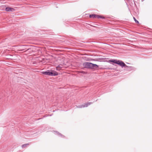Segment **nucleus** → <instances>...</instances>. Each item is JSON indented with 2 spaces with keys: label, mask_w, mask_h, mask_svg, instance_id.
I'll list each match as a JSON object with an SVG mask.
<instances>
[{
  "label": "nucleus",
  "mask_w": 152,
  "mask_h": 152,
  "mask_svg": "<svg viewBox=\"0 0 152 152\" xmlns=\"http://www.w3.org/2000/svg\"><path fill=\"white\" fill-rule=\"evenodd\" d=\"M109 61L118 64L121 66L122 67H128L124 62L118 60L116 59H112L110 60Z\"/></svg>",
  "instance_id": "1"
},
{
  "label": "nucleus",
  "mask_w": 152,
  "mask_h": 152,
  "mask_svg": "<svg viewBox=\"0 0 152 152\" xmlns=\"http://www.w3.org/2000/svg\"><path fill=\"white\" fill-rule=\"evenodd\" d=\"M42 73L44 75L49 76H56L58 75L57 72H56L53 71H50L49 70H47L45 72H42Z\"/></svg>",
  "instance_id": "2"
},
{
  "label": "nucleus",
  "mask_w": 152,
  "mask_h": 152,
  "mask_svg": "<svg viewBox=\"0 0 152 152\" xmlns=\"http://www.w3.org/2000/svg\"><path fill=\"white\" fill-rule=\"evenodd\" d=\"M92 63L89 62H85L83 64L85 67L87 68L92 69Z\"/></svg>",
  "instance_id": "3"
},
{
  "label": "nucleus",
  "mask_w": 152,
  "mask_h": 152,
  "mask_svg": "<svg viewBox=\"0 0 152 152\" xmlns=\"http://www.w3.org/2000/svg\"><path fill=\"white\" fill-rule=\"evenodd\" d=\"M89 17L90 18H102V17H101L100 16L98 15H95V14L90 15H89Z\"/></svg>",
  "instance_id": "4"
},
{
  "label": "nucleus",
  "mask_w": 152,
  "mask_h": 152,
  "mask_svg": "<svg viewBox=\"0 0 152 152\" xmlns=\"http://www.w3.org/2000/svg\"><path fill=\"white\" fill-rule=\"evenodd\" d=\"M5 10L7 11L12 12L14 10V9L11 7H7L5 8Z\"/></svg>",
  "instance_id": "5"
},
{
  "label": "nucleus",
  "mask_w": 152,
  "mask_h": 152,
  "mask_svg": "<svg viewBox=\"0 0 152 152\" xmlns=\"http://www.w3.org/2000/svg\"><path fill=\"white\" fill-rule=\"evenodd\" d=\"M92 103L91 102H88L86 103H85L84 105H82L81 107H87L88 105H90L91 104H92Z\"/></svg>",
  "instance_id": "6"
},
{
  "label": "nucleus",
  "mask_w": 152,
  "mask_h": 152,
  "mask_svg": "<svg viewBox=\"0 0 152 152\" xmlns=\"http://www.w3.org/2000/svg\"><path fill=\"white\" fill-rule=\"evenodd\" d=\"M63 67V65H59L58 66L56 67V69L57 70L59 71Z\"/></svg>",
  "instance_id": "7"
},
{
  "label": "nucleus",
  "mask_w": 152,
  "mask_h": 152,
  "mask_svg": "<svg viewBox=\"0 0 152 152\" xmlns=\"http://www.w3.org/2000/svg\"><path fill=\"white\" fill-rule=\"evenodd\" d=\"M98 67V66L96 64H93L92 65V69H94V68H97Z\"/></svg>",
  "instance_id": "8"
},
{
  "label": "nucleus",
  "mask_w": 152,
  "mask_h": 152,
  "mask_svg": "<svg viewBox=\"0 0 152 152\" xmlns=\"http://www.w3.org/2000/svg\"><path fill=\"white\" fill-rule=\"evenodd\" d=\"M29 145V144H28V143H27V144H23V145H22V148H26V147H27V145Z\"/></svg>",
  "instance_id": "9"
},
{
  "label": "nucleus",
  "mask_w": 152,
  "mask_h": 152,
  "mask_svg": "<svg viewBox=\"0 0 152 152\" xmlns=\"http://www.w3.org/2000/svg\"><path fill=\"white\" fill-rule=\"evenodd\" d=\"M133 19H134V21H135V22L136 23H139V22L138 21L136 20V18H135V17H133Z\"/></svg>",
  "instance_id": "10"
},
{
  "label": "nucleus",
  "mask_w": 152,
  "mask_h": 152,
  "mask_svg": "<svg viewBox=\"0 0 152 152\" xmlns=\"http://www.w3.org/2000/svg\"><path fill=\"white\" fill-rule=\"evenodd\" d=\"M42 118H39L38 119V120H39V119H42Z\"/></svg>",
  "instance_id": "11"
},
{
  "label": "nucleus",
  "mask_w": 152,
  "mask_h": 152,
  "mask_svg": "<svg viewBox=\"0 0 152 152\" xmlns=\"http://www.w3.org/2000/svg\"><path fill=\"white\" fill-rule=\"evenodd\" d=\"M144 0H142V1H144Z\"/></svg>",
  "instance_id": "12"
}]
</instances>
